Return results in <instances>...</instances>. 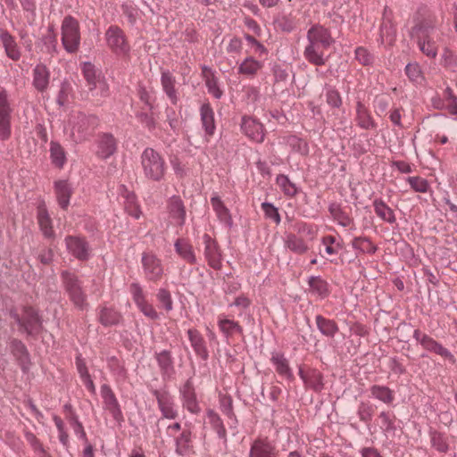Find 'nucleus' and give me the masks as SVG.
<instances>
[{"instance_id":"1","label":"nucleus","mask_w":457,"mask_h":457,"mask_svg":"<svg viewBox=\"0 0 457 457\" xmlns=\"http://www.w3.org/2000/svg\"><path fill=\"white\" fill-rule=\"evenodd\" d=\"M306 38L307 45L303 50L304 59L316 66L324 65L330 56L326 52L335 44L330 30L322 25L315 24L308 29Z\"/></svg>"},{"instance_id":"2","label":"nucleus","mask_w":457,"mask_h":457,"mask_svg":"<svg viewBox=\"0 0 457 457\" xmlns=\"http://www.w3.org/2000/svg\"><path fill=\"white\" fill-rule=\"evenodd\" d=\"M96 119L84 113H72L64 128L65 135L74 143L85 141L94 130Z\"/></svg>"},{"instance_id":"3","label":"nucleus","mask_w":457,"mask_h":457,"mask_svg":"<svg viewBox=\"0 0 457 457\" xmlns=\"http://www.w3.org/2000/svg\"><path fill=\"white\" fill-rule=\"evenodd\" d=\"M141 166L146 179L161 181L164 179L167 166L162 156L151 147L145 148L141 154Z\"/></svg>"},{"instance_id":"4","label":"nucleus","mask_w":457,"mask_h":457,"mask_svg":"<svg viewBox=\"0 0 457 457\" xmlns=\"http://www.w3.org/2000/svg\"><path fill=\"white\" fill-rule=\"evenodd\" d=\"M62 44L69 54H75L80 46V30L79 21L72 16L64 17L62 22Z\"/></svg>"},{"instance_id":"5","label":"nucleus","mask_w":457,"mask_h":457,"mask_svg":"<svg viewBox=\"0 0 457 457\" xmlns=\"http://www.w3.org/2000/svg\"><path fill=\"white\" fill-rule=\"evenodd\" d=\"M62 280L72 303L79 310L87 309V295L77 276L74 273L64 270L62 272Z\"/></svg>"},{"instance_id":"6","label":"nucleus","mask_w":457,"mask_h":457,"mask_svg":"<svg viewBox=\"0 0 457 457\" xmlns=\"http://www.w3.org/2000/svg\"><path fill=\"white\" fill-rule=\"evenodd\" d=\"M104 39L108 48L119 57L129 54L130 46L124 31L116 25L108 27L104 33Z\"/></svg>"},{"instance_id":"7","label":"nucleus","mask_w":457,"mask_h":457,"mask_svg":"<svg viewBox=\"0 0 457 457\" xmlns=\"http://www.w3.org/2000/svg\"><path fill=\"white\" fill-rule=\"evenodd\" d=\"M141 267L146 280L157 282L161 280L164 267L162 261L153 252H144L141 254Z\"/></svg>"},{"instance_id":"8","label":"nucleus","mask_w":457,"mask_h":457,"mask_svg":"<svg viewBox=\"0 0 457 457\" xmlns=\"http://www.w3.org/2000/svg\"><path fill=\"white\" fill-rule=\"evenodd\" d=\"M155 397L162 419L175 420L179 416V407L175 397L165 388L152 391Z\"/></svg>"},{"instance_id":"9","label":"nucleus","mask_w":457,"mask_h":457,"mask_svg":"<svg viewBox=\"0 0 457 457\" xmlns=\"http://www.w3.org/2000/svg\"><path fill=\"white\" fill-rule=\"evenodd\" d=\"M179 395L184 409L194 415L200 413L201 407L197 399L192 378H187L179 387Z\"/></svg>"},{"instance_id":"10","label":"nucleus","mask_w":457,"mask_h":457,"mask_svg":"<svg viewBox=\"0 0 457 457\" xmlns=\"http://www.w3.org/2000/svg\"><path fill=\"white\" fill-rule=\"evenodd\" d=\"M12 317L19 325L20 329L29 335L37 334L41 328L40 318L37 312L30 307L23 309L21 317L16 312H12Z\"/></svg>"},{"instance_id":"11","label":"nucleus","mask_w":457,"mask_h":457,"mask_svg":"<svg viewBox=\"0 0 457 457\" xmlns=\"http://www.w3.org/2000/svg\"><path fill=\"white\" fill-rule=\"evenodd\" d=\"M100 395L103 399L104 409L112 415L114 420L120 422L123 420L121 408L111 386L103 384L100 387Z\"/></svg>"},{"instance_id":"12","label":"nucleus","mask_w":457,"mask_h":457,"mask_svg":"<svg viewBox=\"0 0 457 457\" xmlns=\"http://www.w3.org/2000/svg\"><path fill=\"white\" fill-rule=\"evenodd\" d=\"M241 130L243 133L256 143H262L265 137V130L262 122L251 116H244L241 120Z\"/></svg>"},{"instance_id":"13","label":"nucleus","mask_w":457,"mask_h":457,"mask_svg":"<svg viewBox=\"0 0 457 457\" xmlns=\"http://www.w3.org/2000/svg\"><path fill=\"white\" fill-rule=\"evenodd\" d=\"M68 252L75 258L85 261L89 258V246L87 241L79 237L69 236L65 238Z\"/></svg>"},{"instance_id":"14","label":"nucleus","mask_w":457,"mask_h":457,"mask_svg":"<svg viewBox=\"0 0 457 457\" xmlns=\"http://www.w3.org/2000/svg\"><path fill=\"white\" fill-rule=\"evenodd\" d=\"M120 198L123 201L124 210L134 219H139L142 212L137 204L136 195L129 191L124 185H120L118 189Z\"/></svg>"},{"instance_id":"15","label":"nucleus","mask_w":457,"mask_h":457,"mask_svg":"<svg viewBox=\"0 0 457 457\" xmlns=\"http://www.w3.org/2000/svg\"><path fill=\"white\" fill-rule=\"evenodd\" d=\"M399 421L393 411H381L378 416V425L382 434L386 437H394L396 436Z\"/></svg>"},{"instance_id":"16","label":"nucleus","mask_w":457,"mask_h":457,"mask_svg":"<svg viewBox=\"0 0 457 457\" xmlns=\"http://www.w3.org/2000/svg\"><path fill=\"white\" fill-rule=\"evenodd\" d=\"M204 245V256L211 267L220 269L221 266V254L217 242L210 235L203 236Z\"/></svg>"},{"instance_id":"17","label":"nucleus","mask_w":457,"mask_h":457,"mask_svg":"<svg viewBox=\"0 0 457 457\" xmlns=\"http://www.w3.org/2000/svg\"><path fill=\"white\" fill-rule=\"evenodd\" d=\"M249 457H277V449L267 438H257L251 444Z\"/></svg>"},{"instance_id":"18","label":"nucleus","mask_w":457,"mask_h":457,"mask_svg":"<svg viewBox=\"0 0 457 457\" xmlns=\"http://www.w3.org/2000/svg\"><path fill=\"white\" fill-rule=\"evenodd\" d=\"M50 77V71L45 64H37L32 70V85L34 88L40 93L46 92L49 87Z\"/></svg>"},{"instance_id":"19","label":"nucleus","mask_w":457,"mask_h":457,"mask_svg":"<svg viewBox=\"0 0 457 457\" xmlns=\"http://www.w3.org/2000/svg\"><path fill=\"white\" fill-rule=\"evenodd\" d=\"M427 29H412L411 34L416 40L419 49L429 58H435L437 55V45L428 44L427 37L428 30Z\"/></svg>"},{"instance_id":"20","label":"nucleus","mask_w":457,"mask_h":457,"mask_svg":"<svg viewBox=\"0 0 457 457\" xmlns=\"http://www.w3.org/2000/svg\"><path fill=\"white\" fill-rule=\"evenodd\" d=\"M427 29H412L411 34L416 40L419 49L429 58H435L437 55V45L428 44L427 37L428 30Z\"/></svg>"},{"instance_id":"21","label":"nucleus","mask_w":457,"mask_h":457,"mask_svg":"<svg viewBox=\"0 0 457 457\" xmlns=\"http://www.w3.org/2000/svg\"><path fill=\"white\" fill-rule=\"evenodd\" d=\"M0 42L8 58L12 61H18L21 58V48L15 37L8 30L4 29H0Z\"/></svg>"},{"instance_id":"22","label":"nucleus","mask_w":457,"mask_h":457,"mask_svg":"<svg viewBox=\"0 0 457 457\" xmlns=\"http://www.w3.org/2000/svg\"><path fill=\"white\" fill-rule=\"evenodd\" d=\"M155 360L160 369L163 379H170L175 373L174 359L171 353L168 350H162L155 353Z\"/></svg>"},{"instance_id":"23","label":"nucleus","mask_w":457,"mask_h":457,"mask_svg":"<svg viewBox=\"0 0 457 457\" xmlns=\"http://www.w3.org/2000/svg\"><path fill=\"white\" fill-rule=\"evenodd\" d=\"M37 220L43 236L46 238H54L55 232L53 228V220L44 204H39L37 207Z\"/></svg>"},{"instance_id":"24","label":"nucleus","mask_w":457,"mask_h":457,"mask_svg":"<svg viewBox=\"0 0 457 457\" xmlns=\"http://www.w3.org/2000/svg\"><path fill=\"white\" fill-rule=\"evenodd\" d=\"M117 150V143L114 137L110 133H104L99 137L97 142V155L102 159H108Z\"/></svg>"},{"instance_id":"25","label":"nucleus","mask_w":457,"mask_h":457,"mask_svg":"<svg viewBox=\"0 0 457 457\" xmlns=\"http://www.w3.org/2000/svg\"><path fill=\"white\" fill-rule=\"evenodd\" d=\"M170 217L178 226H183L186 221V210L179 196L173 195L168 201Z\"/></svg>"},{"instance_id":"26","label":"nucleus","mask_w":457,"mask_h":457,"mask_svg":"<svg viewBox=\"0 0 457 457\" xmlns=\"http://www.w3.org/2000/svg\"><path fill=\"white\" fill-rule=\"evenodd\" d=\"M298 373L306 387L316 392H320L323 388V377L319 370H309L304 371L302 368H300Z\"/></svg>"},{"instance_id":"27","label":"nucleus","mask_w":457,"mask_h":457,"mask_svg":"<svg viewBox=\"0 0 457 457\" xmlns=\"http://www.w3.org/2000/svg\"><path fill=\"white\" fill-rule=\"evenodd\" d=\"M263 62L253 56H246L238 64L237 73L248 79H253L262 69Z\"/></svg>"},{"instance_id":"28","label":"nucleus","mask_w":457,"mask_h":457,"mask_svg":"<svg viewBox=\"0 0 457 457\" xmlns=\"http://www.w3.org/2000/svg\"><path fill=\"white\" fill-rule=\"evenodd\" d=\"M200 117L202 127L206 137L213 136L216 125L214 120V112L210 104H203L200 107Z\"/></svg>"},{"instance_id":"29","label":"nucleus","mask_w":457,"mask_h":457,"mask_svg":"<svg viewBox=\"0 0 457 457\" xmlns=\"http://www.w3.org/2000/svg\"><path fill=\"white\" fill-rule=\"evenodd\" d=\"M175 453L179 456L188 455L193 450L192 432L190 429H183L174 438Z\"/></svg>"},{"instance_id":"30","label":"nucleus","mask_w":457,"mask_h":457,"mask_svg":"<svg viewBox=\"0 0 457 457\" xmlns=\"http://www.w3.org/2000/svg\"><path fill=\"white\" fill-rule=\"evenodd\" d=\"M187 336L195 353L203 360H207L209 353L205 345L204 339L200 332L195 328H189L187 330Z\"/></svg>"},{"instance_id":"31","label":"nucleus","mask_w":457,"mask_h":457,"mask_svg":"<svg viewBox=\"0 0 457 457\" xmlns=\"http://www.w3.org/2000/svg\"><path fill=\"white\" fill-rule=\"evenodd\" d=\"M54 192L57 202L62 209H66L70 204V199L72 195L71 184L64 179L54 182Z\"/></svg>"},{"instance_id":"32","label":"nucleus","mask_w":457,"mask_h":457,"mask_svg":"<svg viewBox=\"0 0 457 457\" xmlns=\"http://www.w3.org/2000/svg\"><path fill=\"white\" fill-rule=\"evenodd\" d=\"M211 204L220 222L227 227L231 228L233 225L232 218L228 209L224 205L223 202L217 194L211 197Z\"/></svg>"},{"instance_id":"33","label":"nucleus","mask_w":457,"mask_h":457,"mask_svg":"<svg viewBox=\"0 0 457 457\" xmlns=\"http://www.w3.org/2000/svg\"><path fill=\"white\" fill-rule=\"evenodd\" d=\"M356 122L360 128L367 130L376 129L377 127L368 108L360 101L356 104Z\"/></svg>"},{"instance_id":"34","label":"nucleus","mask_w":457,"mask_h":457,"mask_svg":"<svg viewBox=\"0 0 457 457\" xmlns=\"http://www.w3.org/2000/svg\"><path fill=\"white\" fill-rule=\"evenodd\" d=\"M175 252L185 262L195 264L196 263V256L195 254L193 246L185 238H178L174 243Z\"/></svg>"},{"instance_id":"35","label":"nucleus","mask_w":457,"mask_h":457,"mask_svg":"<svg viewBox=\"0 0 457 457\" xmlns=\"http://www.w3.org/2000/svg\"><path fill=\"white\" fill-rule=\"evenodd\" d=\"M370 396L386 405H392L395 401V393L386 386L373 385L370 387Z\"/></svg>"},{"instance_id":"36","label":"nucleus","mask_w":457,"mask_h":457,"mask_svg":"<svg viewBox=\"0 0 457 457\" xmlns=\"http://www.w3.org/2000/svg\"><path fill=\"white\" fill-rule=\"evenodd\" d=\"M270 361L279 376L287 379L293 378V372L289 367L288 361L283 353L278 352L272 353Z\"/></svg>"},{"instance_id":"37","label":"nucleus","mask_w":457,"mask_h":457,"mask_svg":"<svg viewBox=\"0 0 457 457\" xmlns=\"http://www.w3.org/2000/svg\"><path fill=\"white\" fill-rule=\"evenodd\" d=\"M161 83L163 91L173 104L178 103L179 97L175 88V77L169 71H163L161 76Z\"/></svg>"},{"instance_id":"38","label":"nucleus","mask_w":457,"mask_h":457,"mask_svg":"<svg viewBox=\"0 0 457 457\" xmlns=\"http://www.w3.org/2000/svg\"><path fill=\"white\" fill-rule=\"evenodd\" d=\"M308 285L311 293L321 299L326 298L329 294L328 284L320 276L309 277Z\"/></svg>"},{"instance_id":"39","label":"nucleus","mask_w":457,"mask_h":457,"mask_svg":"<svg viewBox=\"0 0 457 457\" xmlns=\"http://www.w3.org/2000/svg\"><path fill=\"white\" fill-rule=\"evenodd\" d=\"M373 207L378 217L380 218L383 221L389 224H394L396 222L394 211L382 199H375L373 201Z\"/></svg>"},{"instance_id":"40","label":"nucleus","mask_w":457,"mask_h":457,"mask_svg":"<svg viewBox=\"0 0 457 457\" xmlns=\"http://www.w3.org/2000/svg\"><path fill=\"white\" fill-rule=\"evenodd\" d=\"M206 417L209 424L212 428V429L217 433V436L220 439H221L224 443L227 442V431L224 427L223 421L220 419V415L215 412L213 410L209 409L206 411Z\"/></svg>"},{"instance_id":"41","label":"nucleus","mask_w":457,"mask_h":457,"mask_svg":"<svg viewBox=\"0 0 457 457\" xmlns=\"http://www.w3.org/2000/svg\"><path fill=\"white\" fill-rule=\"evenodd\" d=\"M315 320L319 331L323 336L328 337H334L337 333L338 327L334 320L326 319L320 314L316 315Z\"/></svg>"},{"instance_id":"42","label":"nucleus","mask_w":457,"mask_h":457,"mask_svg":"<svg viewBox=\"0 0 457 457\" xmlns=\"http://www.w3.org/2000/svg\"><path fill=\"white\" fill-rule=\"evenodd\" d=\"M89 93L94 97L105 98L109 96L110 88L105 77L103 75L98 79L87 86Z\"/></svg>"},{"instance_id":"43","label":"nucleus","mask_w":457,"mask_h":457,"mask_svg":"<svg viewBox=\"0 0 457 457\" xmlns=\"http://www.w3.org/2000/svg\"><path fill=\"white\" fill-rule=\"evenodd\" d=\"M285 245L290 251L302 254L308 251L309 247L305 241L295 234H288L285 239Z\"/></svg>"},{"instance_id":"44","label":"nucleus","mask_w":457,"mask_h":457,"mask_svg":"<svg viewBox=\"0 0 457 457\" xmlns=\"http://www.w3.org/2000/svg\"><path fill=\"white\" fill-rule=\"evenodd\" d=\"M328 211L334 220L342 227H348L353 224V219L344 212L337 204H330Z\"/></svg>"},{"instance_id":"45","label":"nucleus","mask_w":457,"mask_h":457,"mask_svg":"<svg viewBox=\"0 0 457 457\" xmlns=\"http://www.w3.org/2000/svg\"><path fill=\"white\" fill-rule=\"evenodd\" d=\"M49 151L52 163L58 168H62L66 162V154L63 147L58 142L51 141Z\"/></svg>"},{"instance_id":"46","label":"nucleus","mask_w":457,"mask_h":457,"mask_svg":"<svg viewBox=\"0 0 457 457\" xmlns=\"http://www.w3.org/2000/svg\"><path fill=\"white\" fill-rule=\"evenodd\" d=\"M218 326L220 330L226 337H229L236 333H243L242 327L238 324V322L233 320L220 318L218 321Z\"/></svg>"},{"instance_id":"47","label":"nucleus","mask_w":457,"mask_h":457,"mask_svg":"<svg viewBox=\"0 0 457 457\" xmlns=\"http://www.w3.org/2000/svg\"><path fill=\"white\" fill-rule=\"evenodd\" d=\"M431 446L439 453H447L449 450V444L446 436L436 430H430L429 432Z\"/></svg>"},{"instance_id":"48","label":"nucleus","mask_w":457,"mask_h":457,"mask_svg":"<svg viewBox=\"0 0 457 457\" xmlns=\"http://www.w3.org/2000/svg\"><path fill=\"white\" fill-rule=\"evenodd\" d=\"M427 29L428 34L429 35L427 37L428 44L437 45L436 41L439 39L440 36L438 30L431 19H425L417 23L412 29Z\"/></svg>"},{"instance_id":"49","label":"nucleus","mask_w":457,"mask_h":457,"mask_svg":"<svg viewBox=\"0 0 457 457\" xmlns=\"http://www.w3.org/2000/svg\"><path fill=\"white\" fill-rule=\"evenodd\" d=\"M276 183L282 192L289 197L297 195L299 188L293 183L287 175L279 174L276 178Z\"/></svg>"},{"instance_id":"50","label":"nucleus","mask_w":457,"mask_h":457,"mask_svg":"<svg viewBox=\"0 0 457 457\" xmlns=\"http://www.w3.org/2000/svg\"><path fill=\"white\" fill-rule=\"evenodd\" d=\"M120 320V315L113 309L104 307L99 313V321L105 327L117 325Z\"/></svg>"},{"instance_id":"51","label":"nucleus","mask_w":457,"mask_h":457,"mask_svg":"<svg viewBox=\"0 0 457 457\" xmlns=\"http://www.w3.org/2000/svg\"><path fill=\"white\" fill-rule=\"evenodd\" d=\"M352 247L356 251L370 254L377 251V246L368 237H355L353 239Z\"/></svg>"},{"instance_id":"52","label":"nucleus","mask_w":457,"mask_h":457,"mask_svg":"<svg viewBox=\"0 0 457 457\" xmlns=\"http://www.w3.org/2000/svg\"><path fill=\"white\" fill-rule=\"evenodd\" d=\"M286 142L294 152L302 155H307L309 154V145L303 139L296 136H289L287 137Z\"/></svg>"},{"instance_id":"53","label":"nucleus","mask_w":457,"mask_h":457,"mask_svg":"<svg viewBox=\"0 0 457 457\" xmlns=\"http://www.w3.org/2000/svg\"><path fill=\"white\" fill-rule=\"evenodd\" d=\"M10 349L12 354L22 363L29 361V353L24 344L17 339H13L10 343Z\"/></svg>"},{"instance_id":"54","label":"nucleus","mask_w":457,"mask_h":457,"mask_svg":"<svg viewBox=\"0 0 457 457\" xmlns=\"http://www.w3.org/2000/svg\"><path fill=\"white\" fill-rule=\"evenodd\" d=\"M373 407L372 405L364 401H361L357 407V416L361 421L368 424L371 421L373 417Z\"/></svg>"},{"instance_id":"55","label":"nucleus","mask_w":457,"mask_h":457,"mask_svg":"<svg viewBox=\"0 0 457 457\" xmlns=\"http://www.w3.org/2000/svg\"><path fill=\"white\" fill-rule=\"evenodd\" d=\"M405 74L412 83L421 84L423 81L421 68L417 62L408 63L405 66Z\"/></svg>"},{"instance_id":"56","label":"nucleus","mask_w":457,"mask_h":457,"mask_svg":"<svg viewBox=\"0 0 457 457\" xmlns=\"http://www.w3.org/2000/svg\"><path fill=\"white\" fill-rule=\"evenodd\" d=\"M82 72L83 76L87 81V86L90 83L94 82L95 80L98 79V78H101L103 76L102 72L95 67L94 64H92L89 62H85L82 64Z\"/></svg>"},{"instance_id":"57","label":"nucleus","mask_w":457,"mask_h":457,"mask_svg":"<svg viewBox=\"0 0 457 457\" xmlns=\"http://www.w3.org/2000/svg\"><path fill=\"white\" fill-rule=\"evenodd\" d=\"M406 180L415 192L427 193L430 189L428 181L421 177H408Z\"/></svg>"},{"instance_id":"58","label":"nucleus","mask_w":457,"mask_h":457,"mask_svg":"<svg viewBox=\"0 0 457 457\" xmlns=\"http://www.w3.org/2000/svg\"><path fill=\"white\" fill-rule=\"evenodd\" d=\"M205 86L208 93L216 99H220L222 96L223 91L220 87L219 79L213 74L206 77Z\"/></svg>"},{"instance_id":"59","label":"nucleus","mask_w":457,"mask_h":457,"mask_svg":"<svg viewBox=\"0 0 457 457\" xmlns=\"http://www.w3.org/2000/svg\"><path fill=\"white\" fill-rule=\"evenodd\" d=\"M13 107L6 89L0 87V115L12 116Z\"/></svg>"},{"instance_id":"60","label":"nucleus","mask_w":457,"mask_h":457,"mask_svg":"<svg viewBox=\"0 0 457 457\" xmlns=\"http://www.w3.org/2000/svg\"><path fill=\"white\" fill-rule=\"evenodd\" d=\"M321 244L325 245V252L329 254H337L342 248V244L333 236H326L321 238Z\"/></svg>"},{"instance_id":"61","label":"nucleus","mask_w":457,"mask_h":457,"mask_svg":"<svg viewBox=\"0 0 457 457\" xmlns=\"http://www.w3.org/2000/svg\"><path fill=\"white\" fill-rule=\"evenodd\" d=\"M12 116L2 114L0 115V140H8L12 133Z\"/></svg>"},{"instance_id":"62","label":"nucleus","mask_w":457,"mask_h":457,"mask_svg":"<svg viewBox=\"0 0 457 457\" xmlns=\"http://www.w3.org/2000/svg\"><path fill=\"white\" fill-rule=\"evenodd\" d=\"M276 27L284 32H291L295 27L293 18L289 15H280L275 20Z\"/></svg>"},{"instance_id":"63","label":"nucleus","mask_w":457,"mask_h":457,"mask_svg":"<svg viewBox=\"0 0 457 457\" xmlns=\"http://www.w3.org/2000/svg\"><path fill=\"white\" fill-rule=\"evenodd\" d=\"M262 210L263 211L266 218L272 220L276 224L280 223L281 218L278 213V210L273 204L268 202L262 203Z\"/></svg>"},{"instance_id":"64","label":"nucleus","mask_w":457,"mask_h":457,"mask_svg":"<svg viewBox=\"0 0 457 457\" xmlns=\"http://www.w3.org/2000/svg\"><path fill=\"white\" fill-rule=\"evenodd\" d=\"M156 297L167 312H170L173 309L171 295L167 289L160 288L157 292Z\"/></svg>"}]
</instances>
